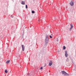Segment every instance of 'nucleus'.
<instances>
[{
    "mask_svg": "<svg viewBox=\"0 0 76 76\" xmlns=\"http://www.w3.org/2000/svg\"><path fill=\"white\" fill-rule=\"evenodd\" d=\"M69 4L71 6H73L74 5V2H73V1H71Z\"/></svg>",
    "mask_w": 76,
    "mask_h": 76,
    "instance_id": "nucleus-1",
    "label": "nucleus"
},
{
    "mask_svg": "<svg viewBox=\"0 0 76 76\" xmlns=\"http://www.w3.org/2000/svg\"><path fill=\"white\" fill-rule=\"evenodd\" d=\"M21 47L22 48V50L23 51H24V50H25V46H24V45H22Z\"/></svg>",
    "mask_w": 76,
    "mask_h": 76,
    "instance_id": "nucleus-2",
    "label": "nucleus"
},
{
    "mask_svg": "<svg viewBox=\"0 0 76 76\" xmlns=\"http://www.w3.org/2000/svg\"><path fill=\"white\" fill-rule=\"evenodd\" d=\"M65 56L66 57H67L68 54H67V51H65Z\"/></svg>",
    "mask_w": 76,
    "mask_h": 76,
    "instance_id": "nucleus-3",
    "label": "nucleus"
},
{
    "mask_svg": "<svg viewBox=\"0 0 76 76\" xmlns=\"http://www.w3.org/2000/svg\"><path fill=\"white\" fill-rule=\"evenodd\" d=\"M52 64H53V62H52V61H50V62L49 63V66H51Z\"/></svg>",
    "mask_w": 76,
    "mask_h": 76,
    "instance_id": "nucleus-4",
    "label": "nucleus"
},
{
    "mask_svg": "<svg viewBox=\"0 0 76 76\" xmlns=\"http://www.w3.org/2000/svg\"><path fill=\"white\" fill-rule=\"evenodd\" d=\"M45 42L46 43H47L48 42V38L46 39Z\"/></svg>",
    "mask_w": 76,
    "mask_h": 76,
    "instance_id": "nucleus-5",
    "label": "nucleus"
},
{
    "mask_svg": "<svg viewBox=\"0 0 76 76\" xmlns=\"http://www.w3.org/2000/svg\"><path fill=\"white\" fill-rule=\"evenodd\" d=\"M70 25H71V27L70 28V30H71L73 28V24H70Z\"/></svg>",
    "mask_w": 76,
    "mask_h": 76,
    "instance_id": "nucleus-6",
    "label": "nucleus"
},
{
    "mask_svg": "<svg viewBox=\"0 0 76 76\" xmlns=\"http://www.w3.org/2000/svg\"><path fill=\"white\" fill-rule=\"evenodd\" d=\"M64 76H69V74H67L66 72L65 73H64Z\"/></svg>",
    "mask_w": 76,
    "mask_h": 76,
    "instance_id": "nucleus-7",
    "label": "nucleus"
},
{
    "mask_svg": "<svg viewBox=\"0 0 76 76\" xmlns=\"http://www.w3.org/2000/svg\"><path fill=\"white\" fill-rule=\"evenodd\" d=\"M10 60H9V61H7L6 62V63H7V64H9V63H10Z\"/></svg>",
    "mask_w": 76,
    "mask_h": 76,
    "instance_id": "nucleus-8",
    "label": "nucleus"
},
{
    "mask_svg": "<svg viewBox=\"0 0 76 76\" xmlns=\"http://www.w3.org/2000/svg\"><path fill=\"white\" fill-rule=\"evenodd\" d=\"M65 72H65V71H61L62 74L63 75H64V73H65Z\"/></svg>",
    "mask_w": 76,
    "mask_h": 76,
    "instance_id": "nucleus-9",
    "label": "nucleus"
},
{
    "mask_svg": "<svg viewBox=\"0 0 76 76\" xmlns=\"http://www.w3.org/2000/svg\"><path fill=\"white\" fill-rule=\"evenodd\" d=\"M21 4H25V2H24L23 1H22Z\"/></svg>",
    "mask_w": 76,
    "mask_h": 76,
    "instance_id": "nucleus-10",
    "label": "nucleus"
},
{
    "mask_svg": "<svg viewBox=\"0 0 76 76\" xmlns=\"http://www.w3.org/2000/svg\"><path fill=\"white\" fill-rule=\"evenodd\" d=\"M5 72L6 73H7L8 71H7V69H6L5 70Z\"/></svg>",
    "mask_w": 76,
    "mask_h": 76,
    "instance_id": "nucleus-11",
    "label": "nucleus"
},
{
    "mask_svg": "<svg viewBox=\"0 0 76 76\" xmlns=\"http://www.w3.org/2000/svg\"><path fill=\"white\" fill-rule=\"evenodd\" d=\"M63 50H65V49H66V47H65V46L63 47Z\"/></svg>",
    "mask_w": 76,
    "mask_h": 76,
    "instance_id": "nucleus-12",
    "label": "nucleus"
},
{
    "mask_svg": "<svg viewBox=\"0 0 76 76\" xmlns=\"http://www.w3.org/2000/svg\"><path fill=\"white\" fill-rule=\"evenodd\" d=\"M46 39H47V38H48V35H47L46 36Z\"/></svg>",
    "mask_w": 76,
    "mask_h": 76,
    "instance_id": "nucleus-13",
    "label": "nucleus"
},
{
    "mask_svg": "<svg viewBox=\"0 0 76 76\" xmlns=\"http://www.w3.org/2000/svg\"><path fill=\"white\" fill-rule=\"evenodd\" d=\"M50 38H53V37H52V36L50 35Z\"/></svg>",
    "mask_w": 76,
    "mask_h": 76,
    "instance_id": "nucleus-14",
    "label": "nucleus"
},
{
    "mask_svg": "<svg viewBox=\"0 0 76 76\" xmlns=\"http://www.w3.org/2000/svg\"><path fill=\"white\" fill-rule=\"evenodd\" d=\"M32 13H35V11H32Z\"/></svg>",
    "mask_w": 76,
    "mask_h": 76,
    "instance_id": "nucleus-15",
    "label": "nucleus"
},
{
    "mask_svg": "<svg viewBox=\"0 0 76 76\" xmlns=\"http://www.w3.org/2000/svg\"><path fill=\"white\" fill-rule=\"evenodd\" d=\"M26 9H27V8H28V6H27V5H26Z\"/></svg>",
    "mask_w": 76,
    "mask_h": 76,
    "instance_id": "nucleus-16",
    "label": "nucleus"
},
{
    "mask_svg": "<svg viewBox=\"0 0 76 76\" xmlns=\"http://www.w3.org/2000/svg\"><path fill=\"white\" fill-rule=\"evenodd\" d=\"M67 61H69V58H67V59H66Z\"/></svg>",
    "mask_w": 76,
    "mask_h": 76,
    "instance_id": "nucleus-17",
    "label": "nucleus"
},
{
    "mask_svg": "<svg viewBox=\"0 0 76 76\" xmlns=\"http://www.w3.org/2000/svg\"><path fill=\"white\" fill-rule=\"evenodd\" d=\"M40 69L41 70H42V67H41V68H40Z\"/></svg>",
    "mask_w": 76,
    "mask_h": 76,
    "instance_id": "nucleus-18",
    "label": "nucleus"
},
{
    "mask_svg": "<svg viewBox=\"0 0 76 76\" xmlns=\"http://www.w3.org/2000/svg\"><path fill=\"white\" fill-rule=\"evenodd\" d=\"M51 35L52 36H53V34H52Z\"/></svg>",
    "mask_w": 76,
    "mask_h": 76,
    "instance_id": "nucleus-19",
    "label": "nucleus"
},
{
    "mask_svg": "<svg viewBox=\"0 0 76 76\" xmlns=\"http://www.w3.org/2000/svg\"><path fill=\"white\" fill-rule=\"evenodd\" d=\"M57 41H58V40H57Z\"/></svg>",
    "mask_w": 76,
    "mask_h": 76,
    "instance_id": "nucleus-20",
    "label": "nucleus"
}]
</instances>
